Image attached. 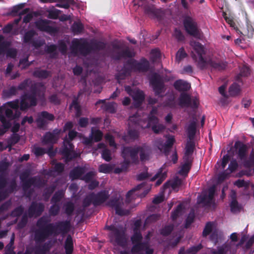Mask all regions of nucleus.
Masks as SVG:
<instances>
[{"mask_svg": "<svg viewBox=\"0 0 254 254\" xmlns=\"http://www.w3.org/2000/svg\"><path fill=\"white\" fill-rule=\"evenodd\" d=\"M184 25L186 31L189 34L195 37L200 36L197 24L192 18L190 16L186 17L184 21Z\"/></svg>", "mask_w": 254, "mask_h": 254, "instance_id": "obj_6", "label": "nucleus"}, {"mask_svg": "<svg viewBox=\"0 0 254 254\" xmlns=\"http://www.w3.org/2000/svg\"><path fill=\"white\" fill-rule=\"evenodd\" d=\"M32 17V13H28L26 16H25L23 19V21L25 23L28 22L30 21Z\"/></svg>", "mask_w": 254, "mask_h": 254, "instance_id": "obj_53", "label": "nucleus"}, {"mask_svg": "<svg viewBox=\"0 0 254 254\" xmlns=\"http://www.w3.org/2000/svg\"><path fill=\"white\" fill-rule=\"evenodd\" d=\"M194 145L192 143L190 142L187 143L186 147V155L189 156L191 154L193 151Z\"/></svg>", "mask_w": 254, "mask_h": 254, "instance_id": "obj_33", "label": "nucleus"}, {"mask_svg": "<svg viewBox=\"0 0 254 254\" xmlns=\"http://www.w3.org/2000/svg\"><path fill=\"white\" fill-rule=\"evenodd\" d=\"M136 121H138V117H137L136 115L130 117L129 119V125L133 126V124L135 123Z\"/></svg>", "mask_w": 254, "mask_h": 254, "instance_id": "obj_45", "label": "nucleus"}, {"mask_svg": "<svg viewBox=\"0 0 254 254\" xmlns=\"http://www.w3.org/2000/svg\"><path fill=\"white\" fill-rule=\"evenodd\" d=\"M70 108L71 110L74 111V112H75L77 116H79V112L80 107L76 101H74L72 102Z\"/></svg>", "mask_w": 254, "mask_h": 254, "instance_id": "obj_34", "label": "nucleus"}, {"mask_svg": "<svg viewBox=\"0 0 254 254\" xmlns=\"http://www.w3.org/2000/svg\"><path fill=\"white\" fill-rule=\"evenodd\" d=\"M54 119V116L52 114L44 112L41 113L37 120L38 125L43 127L48 121H52Z\"/></svg>", "mask_w": 254, "mask_h": 254, "instance_id": "obj_11", "label": "nucleus"}, {"mask_svg": "<svg viewBox=\"0 0 254 254\" xmlns=\"http://www.w3.org/2000/svg\"><path fill=\"white\" fill-rule=\"evenodd\" d=\"M159 115V112L157 109L153 108L148 117L147 123H146L144 121H140L139 124L142 127H151L154 132L159 133L164 129V127L162 125L158 124L157 116Z\"/></svg>", "mask_w": 254, "mask_h": 254, "instance_id": "obj_3", "label": "nucleus"}, {"mask_svg": "<svg viewBox=\"0 0 254 254\" xmlns=\"http://www.w3.org/2000/svg\"><path fill=\"white\" fill-rule=\"evenodd\" d=\"M145 10L148 15L152 17L156 15V10L153 6L150 7L149 9L145 8Z\"/></svg>", "mask_w": 254, "mask_h": 254, "instance_id": "obj_37", "label": "nucleus"}, {"mask_svg": "<svg viewBox=\"0 0 254 254\" xmlns=\"http://www.w3.org/2000/svg\"><path fill=\"white\" fill-rule=\"evenodd\" d=\"M174 86L175 88L178 90H187L190 87V84L182 80L177 81L175 84Z\"/></svg>", "mask_w": 254, "mask_h": 254, "instance_id": "obj_16", "label": "nucleus"}, {"mask_svg": "<svg viewBox=\"0 0 254 254\" xmlns=\"http://www.w3.org/2000/svg\"><path fill=\"white\" fill-rule=\"evenodd\" d=\"M225 251L224 248L219 249L217 251L214 252L213 254H225Z\"/></svg>", "mask_w": 254, "mask_h": 254, "instance_id": "obj_62", "label": "nucleus"}, {"mask_svg": "<svg viewBox=\"0 0 254 254\" xmlns=\"http://www.w3.org/2000/svg\"><path fill=\"white\" fill-rule=\"evenodd\" d=\"M214 193V189L213 188H210L208 190V196H204L203 197L200 196L198 200L199 202L203 203L205 204H208L212 200Z\"/></svg>", "mask_w": 254, "mask_h": 254, "instance_id": "obj_17", "label": "nucleus"}, {"mask_svg": "<svg viewBox=\"0 0 254 254\" xmlns=\"http://www.w3.org/2000/svg\"><path fill=\"white\" fill-rule=\"evenodd\" d=\"M73 31L75 33H78L82 31L83 25L80 22H76L72 26Z\"/></svg>", "mask_w": 254, "mask_h": 254, "instance_id": "obj_29", "label": "nucleus"}, {"mask_svg": "<svg viewBox=\"0 0 254 254\" xmlns=\"http://www.w3.org/2000/svg\"><path fill=\"white\" fill-rule=\"evenodd\" d=\"M114 167L112 165L104 164L99 166V171L104 173H109L112 171Z\"/></svg>", "mask_w": 254, "mask_h": 254, "instance_id": "obj_21", "label": "nucleus"}, {"mask_svg": "<svg viewBox=\"0 0 254 254\" xmlns=\"http://www.w3.org/2000/svg\"><path fill=\"white\" fill-rule=\"evenodd\" d=\"M237 148L239 149V154L241 157H242L245 154L246 151V146L240 142H237L235 144Z\"/></svg>", "mask_w": 254, "mask_h": 254, "instance_id": "obj_28", "label": "nucleus"}, {"mask_svg": "<svg viewBox=\"0 0 254 254\" xmlns=\"http://www.w3.org/2000/svg\"><path fill=\"white\" fill-rule=\"evenodd\" d=\"M131 66L134 69H138V70L141 69L140 64L136 62V61H132V60H131Z\"/></svg>", "mask_w": 254, "mask_h": 254, "instance_id": "obj_43", "label": "nucleus"}, {"mask_svg": "<svg viewBox=\"0 0 254 254\" xmlns=\"http://www.w3.org/2000/svg\"><path fill=\"white\" fill-rule=\"evenodd\" d=\"M172 230V227L171 226H168L165 228L162 231V233L163 235H168L169 234Z\"/></svg>", "mask_w": 254, "mask_h": 254, "instance_id": "obj_49", "label": "nucleus"}, {"mask_svg": "<svg viewBox=\"0 0 254 254\" xmlns=\"http://www.w3.org/2000/svg\"><path fill=\"white\" fill-rule=\"evenodd\" d=\"M227 177V175L224 173L222 174L219 176L218 177V183H220L222 182Z\"/></svg>", "mask_w": 254, "mask_h": 254, "instance_id": "obj_54", "label": "nucleus"}, {"mask_svg": "<svg viewBox=\"0 0 254 254\" xmlns=\"http://www.w3.org/2000/svg\"><path fill=\"white\" fill-rule=\"evenodd\" d=\"M218 232L214 230V224L211 223H208L204 229L203 235L205 236L209 234H211V239L213 240L215 239V236L218 235Z\"/></svg>", "mask_w": 254, "mask_h": 254, "instance_id": "obj_12", "label": "nucleus"}, {"mask_svg": "<svg viewBox=\"0 0 254 254\" xmlns=\"http://www.w3.org/2000/svg\"><path fill=\"white\" fill-rule=\"evenodd\" d=\"M167 140L165 144H159L158 147L161 151L166 152L169 148H170L175 142V139L173 136L169 135L166 137Z\"/></svg>", "mask_w": 254, "mask_h": 254, "instance_id": "obj_13", "label": "nucleus"}, {"mask_svg": "<svg viewBox=\"0 0 254 254\" xmlns=\"http://www.w3.org/2000/svg\"><path fill=\"white\" fill-rule=\"evenodd\" d=\"M36 34L33 31H30L27 32L24 37V40L25 42H32L35 38Z\"/></svg>", "mask_w": 254, "mask_h": 254, "instance_id": "obj_25", "label": "nucleus"}, {"mask_svg": "<svg viewBox=\"0 0 254 254\" xmlns=\"http://www.w3.org/2000/svg\"><path fill=\"white\" fill-rule=\"evenodd\" d=\"M82 71V68L79 66H76L73 69V72L75 74L78 75Z\"/></svg>", "mask_w": 254, "mask_h": 254, "instance_id": "obj_55", "label": "nucleus"}, {"mask_svg": "<svg viewBox=\"0 0 254 254\" xmlns=\"http://www.w3.org/2000/svg\"><path fill=\"white\" fill-rule=\"evenodd\" d=\"M234 184L239 187H242L244 186L245 182L244 181L240 180L235 182Z\"/></svg>", "mask_w": 254, "mask_h": 254, "instance_id": "obj_58", "label": "nucleus"}, {"mask_svg": "<svg viewBox=\"0 0 254 254\" xmlns=\"http://www.w3.org/2000/svg\"><path fill=\"white\" fill-rule=\"evenodd\" d=\"M110 205L115 207L116 213L120 215H126L128 213V211L122 210L120 208V206H119V200L112 201Z\"/></svg>", "mask_w": 254, "mask_h": 254, "instance_id": "obj_19", "label": "nucleus"}, {"mask_svg": "<svg viewBox=\"0 0 254 254\" xmlns=\"http://www.w3.org/2000/svg\"><path fill=\"white\" fill-rule=\"evenodd\" d=\"M83 173V169L82 168H77L70 173V176L72 179H77L81 177Z\"/></svg>", "mask_w": 254, "mask_h": 254, "instance_id": "obj_23", "label": "nucleus"}, {"mask_svg": "<svg viewBox=\"0 0 254 254\" xmlns=\"http://www.w3.org/2000/svg\"><path fill=\"white\" fill-rule=\"evenodd\" d=\"M166 178V174L165 172L162 173H158L156 174L153 178L150 179L151 181H154L157 180L156 182V186L160 185L164 179Z\"/></svg>", "mask_w": 254, "mask_h": 254, "instance_id": "obj_22", "label": "nucleus"}, {"mask_svg": "<svg viewBox=\"0 0 254 254\" xmlns=\"http://www.w3.org/2000/svg\"><path fill=\"white\" fill-rule=\"evenodd\" d=\"M126 90L131 95L134 100L138 103L142 102L144 99V94L143 92L139 90H134L132 91L129 86L126 87Z\"/></svg>", "mask_w": 254, "mask_h": 254, "instance_id": "obj_10", "label": "nucleus"}, {"mask_svg": "<svg viewBox=\"0 0 254 254\" xmlns=\"http://www.w3.org/2000/svg\"><path fill=\"white\" fill-rule=\"evenodd\" d=\"M143 185H140L129 191L127 194V201L130 200V198H134L135 195H141V192L143 190Z\"/></svg>", "mask_w": 254, "mask_h": 254, "instance_id": "obj_15", "label": "nucleus"}, {"mask_svg": "<svg viewBox=\"0 0 254 254\" xmlns=\"http://www.w3.org/2000/svg\"><path fill=\"white\" fill-rule=\"evenodd\" d=\"M90 137L91 139L82 137L81 139L82 142L85 144H88L91 143V139H94L95 141H98L102 137V133L98 129L94 130L92 129Z\"/></svg>", "mask_w": 254, "mask_h": 254, "instance_id": "obj_9", "label": "nucleus"}, {"mask_svg": "<svg viewBox=\"0 0 254 254\" xmlns=\"http://www.w3.org/2000/svg\"><path fill=\"white\" fill-rule=\"evenodd\" d=\"M231 208L232 212L236 213L239 211L242 207L236 200H233L231 203Z\"/></svg>", "mask_w": 254, "mask_h": 254, "instance_id": "obj_30", "label": "nucleus"}, {"mask_svg": "<svg viewBox=\"0 0 254 254\" xmlns=\"http://www.w3.org/2000/svg\"><path fill=\"white\" fill-rule=\"evenodd\" d=\"M116 107V105L114 103H111L109 105V107L107 108L110 112H113Z\"/></svg>", "mask_w": 254, "mask_h": 254, "instance_id": "obj_50", "label": "nucleus"}, {"mask_svg": "<svg viewBox=\"0 0 254 254\" xmlns=\"http://www.w3.org/2000/svg\"><path fill=\"white\" fill-rule=\"evenodd\" d=\"M187 131L189 134L190 137H191L195 132V123L193 122L191 123L187 128Z\"/></svg>", "mask_w": 254, "mask_h": 254, "instance_id": "obj_31", "label": "nucleus"}, {"mask_svg": "<svg viewBox=\"0 0 254 254\" xmlns=\"http://www.w3.org/2000/svg\"><path fill=\"white\" fill-rule=\"evenodd\" d=\"M72 127V124L71 122L67 123L64 127V131L68 130V129L71 128Z\"/></svg>", "mask_w": 254, "mask_h": 254, "instance_id": "obj_56", "label": "nucleus"}, {"mask_svg": "<svg viewBox=\"0 0 254 254\" xmlns=\"http://www.w3.org/2000/svg\"><path fill=\"white\" fill-rule=\"evenodd\" d=\"M190 168V163L188 162L182 166L181 169L179 171V173L181 175L186 176L188 173Z\"/></svg>", "mask_w": 254, "mask_h": 254, "instance_id": "obj_27", "label": "nucleus"}, {"mask_svg": "<svg viewBox=\"0 0 254 254\" xmlns=\"http://www.w3.org/2000/svg\"><path fill=\"white\" fill-rule=\"evenodd\" d=\"M238 167V164L236 161H233L231 162L229 166L228 170L230 172V173H232L234 170H236V169Z\"/></svg>", "mask_w": 254, "mask_h": 254, "instance_id": "obj_38", "label": "nucleus"}, {"mask_svg": "<svg viewBox=\"0 0 254 254\" xmlns=\"http://www.w3.org/2000/svg\"><path fill=\"white\" fill-rule=\"evenodd\" d=\"M190 45L193 47V57L198 66L201 68L212 67L218 70H221L226 67V64L221 63L216 57L207 56L204 54L203 46L195 42H191Z\"/></svg>", "mask_w": 254, "mask_h": 254, "instance_id": "obj_1", "label": "nucleus"}, {"mask_svg": "<svg viewBox=\"0 0 254 254\" xmlns=\"http://www.w3.org/2000/svg\"><path fill=\"white\" fill-rule=\"evenodd\" d=\"M35 74L37 76L41 77H46L48 75V73L45 71H41L38 73L36 72Z\"/></svg>", "mask_w": 254, "mask_h": 254, "instance_id": "obj_52", "label": "nucleus"}, {"mask_svg": "<svg viewBox=\"0 0 254 254\" xmlns=\"http://www.w3.org/2000/svg\"><path fill=\"white\" fill-rule=\"evenodd\" d=\"M36 105V100L34 97L25 96L23 97L20 102L15 101L7 104L8 108L5 113L7 117L15 118L19 116V113L17 114L19 108L21 110H25L30 106Z\"/></svg>", "mask_w": 254, "mask_h": 254, "instance_id": "obj_2", "label": "nucleus"}, {"mask_svg": "<svg viewBox=\"0 0 254 254\" xmlns=\"http://www.w3.org/2000/svg\"><path fill=\"white\" fill-rule=\"evenodd\" d=\"M102 158L106 161H109L111 159V154L107 149H104L102 153Z\"/></svg>", "mask_w": 254, "mask_h": 254, "instance_id": "obj_35", "label": "nucleus"}, {"mask_svg": "<svg viewBox=\"0 0 254 254\" xmlns=\"http://www.w3.org/2000/svg\"><path fill=\"white\" fill-rule=\"evenodd\" d=\"M33 151L37 156L41 155L45 153L44 150L40 147H35Z\"/></svg>", "mask_w": 254, "mask_h": 254, "instance_id": "obj_40", "label": "nucleus"}, {"mask_svg": "<svg viewBox=\"0 0 254 254\" xmlns=\"http://www.w3.org/2000/svg\"><path fill=\"white\" fill-rule=\"evenodd\" d=\"M128 135L131 138H134L137 135V133L135 131H129Z\"/></svg>", "mask_w": 254, "mask_h": 254, "instance_id": "obj_59", "label": "nucleus"}, {"mask_svg": "<svg viewBox=\"0 0 254 254\" xmlns=\"http://www.w3.org/2000/svg\"><path fill=\"white\" fill-rule=\"evenodd\" d=\"M199 102L197 98H190L187 94L183 93L180 98V104L182 106H191L195 107L198 105Z\"/></svg>", "mask_w": 254, "mask_h": 254, "instance_id": "obj_8", "label": "nucleus"}, {"mask_svg": "<svg viewBox=\"0 0 254 254\" xmlns=\"http://www.w3.org/2000/svg\"><path fill=\"white\" fill-rule=\"evenodd\" d=\"M164 200V196L163 195H160L156 196L153 200V202L155 204H158Z\"/></svg>", "mask_w": 254, "mask_h": 254, "instance_id": "obj_42", "label": "nucleus"}, {"mask_svg": "<svg viewBox=\"0 0 254 254\" xmlns=\"http://www.w3.org/2000/svg\"><path fill=\"white\" fill-rule=\"evenodd\" d=\"M56 169L59 172L62 171L64 169V166L61 163L57 164L56 165Z\"/></svg>", "mask_w": 254, "mask_h": 254, "instance_id": "obj_63", "label": "nucleus"}, {"mask_svg": "<svg viewBox=\"0 0 254 254\" xmlns=\"http://www.w3.org/2000/svg\"><path fill=\"white\" fill-rule=\"evenodd\" d=\"M183 182L181 179L178 178L172 180L166 183L163 187V193H169L171 191H178L179 188L183 185Z\"/></svg>", "mask_w": 254, "mask_h": 254, "instance_id": "obj_7", "label": "nucleus"}, {"mask_svg": "<svg viewBox=\"0 0 254 254\" xmlns=\"http://www.w3.org/2000/svg\"><path fill=\"white\" fill-rule=\"evenodd\" d=\"M182 208V205H180L178 206L177 208L173 212L172 215V217L173 219H175L177 216L179 215V214L180 213V211Z\"/></svg>", "mask_w": 254, "mask_h": 254, "instance_id": "obj_41", "label": "nucleus"}, {"mask_svg": "<svg viewBox=\"0 0 254 254\" xmlns=\"http://www.w3.org/2000/svg\"><path fill=\"white\" fill-rule=\"evenodd\" d=\"M33 121V120L32 117H25L23 119L21 123L22 125H24L26 122H27L28 123L31 124Z\"/></svg>", "mask_w": 254, "mask_h": 254, "instance_id": "obj_51", "label": "nucleus"}, {"mask_svg": "<svg viewBox=\"0 0 254 254\" xmlns=\"http://www.w3.org/2000/svg\"><path fill=\"white\" fill-rule=\"evenodd\" d=\"M149 149L148 147L144 145L141 147H134L133 148H126L123 150V157L126 159L130 157L131 159L134 160L139 153L141 160H147L149 155Z\"/></svg>", "mask_w": 254, "mask_h": 254, "instance_id": "obj_4", "label": "nucleus"}, {"mask_svg": "<svg viewBox=\"0 0 254 254\" xmlns=\"http://www.w3.org/2000/svg\"><path fill=\"white\" fill-rule=\"evenodd\" d=\"M250 73V69L246 65H244L241 70V74L242 76H247Z\"/></svg>", "mask_w": 254, "mask_h": 254, "instance_id": "obj_39", "label": "nucleus"}, {"mask_svg": "<svg viewBox=\"0 0 254 254\" xmlns=\"http://www.w3.org/2000/svg\"><path fill=\"white\" fill-rule=\"evenodd\" d=\"M83 42L82 40L74 39L72 42V48L73 51L77 49H81L83 48ZM76 53V51L75 52Z\"/></svg>", "mask_w": 254, "mask_h": 254, "instance_id": "obj_20", "label": "nucleus"}, {"mask_svg": "<svg viewBox=\"0 0 254 254\" xmlns=\"http://www.w3.org/2000/svg\"><path fill=\"white\" fill-rule=\"evenodd\" d=\"M65 249L66 254H70L71 253L73 249V244L72 239L70 237H68L66 240Z\"/></svg>", "mask_w": 254, "mask_h": 254, "instance_id": "obj_24", "label": "nucleus"}, {"mask_svg": "<svg viewBox=\"0 0 254 254\" xmlns=\"http://www.w3.org/2000/svg\"><path fill=\"white\" fill-rule=\"evenodd\" d=\"M65 47V44L64 43H62L59 47V50L62 52V53H64L66 51Z\"/></svg>", "mask_w": 254, "mask_h": 254, "instance_id": "obj_60", "label": "nucleus"}, {"mask_svg": "<svg viewBox=\"0 0 254 254\" xmlns=\"http://www.w3.org/2000/svg\"><path fill=\"white\" fill-rule=\"evenodd\" d=\"M186 53L183 49H180L176 54V60L178 62H180L183 59L186 57Z\"/></svg>", "mask_w": 254, "mask_h": 254, "instance_id": "obj_32", "label": "nucleus"}, {"mask_svg": "<svg viewBox=\"0 0 254 254\" xmlns=\"http://www.w3.org/2000/svg\"><path fill=\"white\" fill-rule=\"evenodd\" d=\"M240 91V87L236 84L234 83L229 88V94L231 96L237 95Z\"/></svg>", "mask_w": 254, "mask_h": 254, "instance_id": "obj_26", "label": "nucleus"}, {"mask_svg": "<svg viewBox=\"0 0 254 254\" xmlns=\"http://www.w3.org/2000/svg\"><path fill=\"white\" fill-rule=\"evenodd\" d=\"M79 124L80 127H84L88 124V120L86 118H81L79 120Z\"/></svg>", "mask_w": 254, "mask_h": 254, "instance_id": "obj_46", "label": "nucleus"}, {"mask_svg": "<svg viewBox=\"0 0 254 254\" xmlns=\"http://www.w3.org/2000/svg\"><path fill=\"white\" fill-rule=\"evenodd\" d=\"M229 156L227 155H224L223 158L222 164H221L222 168H224L225 167L227 164L229 162Z\"/></svg>", "mask_w": 254, "mask_h": 254, "instance_id": "obj_44", "label": "nucleus"}, {"mask_svg": "<svg viewBox=\"0 0 254 254\" xmlns=\"http://www.w3.org/2000/svg\"><path fill=\"white\" fill-rule=\"evenodd\" d=\"M148 177V173H145L142 174H140L138 176V179L139 180H143L144 179L147 178Z\"/></svg>", "mask_w": 254, "mask_h": 254, "instance_id": "obj_64", "label": "nucleus"}, {"mask_svg": "<svg viewBox=\"0 0 254 254\" xmlns=\"http://www.w3.org/2000/svg\"><path fill=\"white\" fill-rule=\"evenodd\" d=\"M60 130H55L53 133H47L44 136V141L45 142H55L58 138V135L60 132Z\"/></svg>", "mask_w": 254, "mask_h": 254, "instance_id": "obj_14", "label": "nucleus"}, {"mask_svg": "<svg viewBox=\"0 0 254 254\" xmlns=\"http://www.w3.org/2000/svg\"><path fill=\"white\" fill-rule=\"evenodd\" d=\"M76 132L74 131H70L68 133V139L66 138L64 141V149L63 153L66 156L67 159H70L73 157H77L79 154H76L72 151V145L70 143L69 141L71 140L76 135Z\"/></svg>", "mask_w": 254, "mask_h": 254, "instance_id": "obj_5", "label": "nucleus"}, {"mask_svg": "<svg viewBox=\"0 0 254 254\" xmlns=\"http://www.w3.org/2000/svg\"><path fill=\"white\" fill-rule=\"evenodd\" d=\"M105 138H106V140L109 142L110 145L111 146H115V145L114 144L113 137L111 135H110V134H107L106 135Z\"/></svg>", "mask_w": 254, "mask_h": 254, "instance_id": "obj_48", "label": "nucleus"}, {"mask_svg": "<svg viewBox=\"0 0 254 254\" xmlns=\"http://www.w3.org/2000/svg\"><path fill=\"white\" fill-rule=\"evenodd\" d=\"M72 127V124L71 122L67 123L64 127V131L68 130V129L71 128Z\"/></svg>", "mask_w": 254, "mask_h": 254, "instance_id": "obj_57", "label": "nucleus"}, {"mask_svg": "<svg viewBox=\"0 0 254 254\" xmlns=\"http://www.w3.org/2000/svg\"><path fill=\"white\" fill-rule=\"evenodd\" d=\"M141 238V237L140 233H138L137 230H134V234L131 238L132 243L135 245L133 248V251H135V250L137 249V247H140V241Z\"/></svg>", "mask_w": 254, "mask_h": 254, "instance_id": "obj_18", "label": "nucleus"}, {"mask_svg": "<svg viewBox=\"0 0 254 254\" xmlns=\"http://www.w3.org/2000/svg\"><path fill=\"white\" fill-rule=\"evenodd\" d=\"M201 249V246L198 245L196 247H193L188 250L186 254H195Z\"/></svg>", "mask_w": 254, "mask_h": 254, "instance_id": "obj_36", "label": "nucleus"}, {"mask_svg": "<svg viewBox=\"0 0 254 254\" xmlns=\"http://www.w3.org/2000/svg\"><path fill=\"white\" fill-rule=\"evenodd\" d=\"M94 176V173L93 172H90L87 174V175L84 178V180L86 182H88L92 180V178Z\"/></svg>", "mask_w": 254, "mask_h": 254, "instance_id": "obj_47", "label": "nucleus"}, {"mask_svg": "<svg viewBox=\"0 0 254 254\" xmlns=\"http://www.w3.org/2000/svg\"><path fill=\"white\" fill-rule=\"evenodd\" d=\"M178 159L176 151H173L172 155V160L175 163Z\"/></svg>", "mask_w": 254, "mask_h": 254, "instance_id": "obj_61", "label": "nucleus"}]
</instances>
